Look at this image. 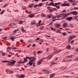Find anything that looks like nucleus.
I'll use <instances>...</instances> for the list:
<instances>
[{"mask_svg":"<svg viewBox=\"0 0 78 78\" xmlns=\"http://www.w3.org/2000/svg\"><path fill=\"white\" fill-rule=\"evenodd\" d=\"M61 51H62L61 50H58L57 49H56L55 50V51L54 52V54H51L48 56L47 58V59L48 60H50V59L53 57V55H55V54L59 53L61 52Z\"/></svg>","mask_w":78,"mask_h":78,"instance_id":"obj_1","label":"nucleus"},{"mask_svg":"<svg viewBox=\"0 0 78 78\" xmlns=\"http://www.w3.org/2000/svg\"><path fill=\"white\" fill-rule=\"evenodd\" d=\"M61 5V2H58L55 3H55H53V2H51L50 3H47L46 5L48 6H57L58 5Z\"/></svg>","mask_w":78,"mask_h":78,"instance_id":"obj_2","label":"nucleus"},{"mask_svg":"<svg viewBox=\"0 0 78 78\" xmlns=\"http://www.w3.org/2000/svg\"><path fill=\"white\" fill-rule=\"evenodd\" d=\"M26 58H27V59H29V60H32L31 59H33V60H36V58L32 56L30 57H26Z\"/></svg>","mask_w":78,"mask_h":78,"instance_id":"obj_3","label":"nucleus"},{"mask_svg":"<svg viewBox=\"0 0 78 78\" xmlns=\"http://www.w3.org/2000/svg\"><path fill=\"white\" fill-rule=\"evenodd\" d=\"M63 16L64 17H66V15L65 14H62L58 16H56V17H62Z\"/></svg>","mask_w":78,"mask_h":78,"instance_id":"obj_4","label":"nucleus"},{"mask_svg":"<svg viewBox=\"0 0 78 78\" xmlns=\"http://www.w3.org/2000/svg\"><path fill=\"white\" fill-rule=\"evenodd\" d=\"M33 62H34V61L33 60H31L30 61L29 63L27 64V65L29 64V66H31L33 64Z\"/></svg>","mask_w":78,"mask_h":78,"instance_id":"obj_5","label":"nucleus"},{"mask_svg":"<svg viewBox=\"0 0 78 78\" xmlns=\"http://www.w3.org/2000/svg\"><path fill=\"white\" fill-rule=\"evenodd\" d=\"M43 71L45 72V74H48V73H51V72H50V70L49 69L44 70Z\"/></svg>","mask_w":78,"mask_h":78,"instance_id":"obj_6","label":"nucleus"},{"mask_svg":"<svg viewBox=\"0 0 78 78\" xmlns=\"http://www.w3.org/2000/svg\"><path fill=\"white\" fill-rule=\"evenodd\" d=\"M74 37H75V36H71L69 37V38L68 39L69 41H71Z\"/></svg>","mask_w":78,"mask_h":78,"instance_id":"obj_7","label":"nucleus"},{"mask_svg":"<svg viewBox=\"0 0 78 78\" xmlns=\"http://www.w3.org/2000/svg\"><path fill=\"white\" fill-rule=\"evenodd\" d=\"M62 6H70V4L67 3V4H63L62 5Z\"/></svg>","mask_w":78,"mask_h":78,"instance_id":"obj_8","label":"nucleus"},{"mask_svg":"<svg viewBox=\"0 0 78 78\" xmlns=\"http://www.w3.org/2000/svg\"><path fill=\"white\" fill-rule=\"evenodd\" d=\"M66 15V17H67L69 15H70V14H73V11L69 12L68 13L65 14Z\"/></svg>","mask_w":78,"mask_h":78,"instance_id":"obj_9","label":"nucleus"},{"mask_svg":"<svg viewBox=\"0 0 78 78\" xmlns=\"http://www.w3.org/2000/svg\"><path fill=\"white\" fill-rule=\"evenodd\" d=\"M63 27H64V28H66L67 27V24L66 23H63Z\"/></svg>","mask_w":78,"mask_h":78,"instance_id":"obj_10","label":"nucleus"},{"mask_svg":"<svg viewBox=\"0 0 78 78\" xmlns=\"http://www.w3.org/2000/svg\"><path fill=\"white\" fill-rule=\"evenodd\" d=\"M34 16V14H30L29 15V17H30L32 18V17H33Z\"/></svg>","mask_w":78,"mask_h":78,"instance_id":"obj_11","label":"nucleus"},{"mask_svg":"<svg viewBox=\"0 0 78 78\" xmlns=\"http://www.w3.org/2000/svg\"><path fill=\"white\" fill-rule=\"evenodd\" d=\"M61 26V24H57L55 25V27L56 28H59V27H60Z\"/></svg>","mask_w":78,"mask_h":78,"instance_id":"obj_12","label":"nucleus"},{"mask_svg":"<svg viewBox=\"0 0 78 78\" xmlns=\"http://www.w3.org/2000/svg\"><path fill=\"white\" fill-rule=\"evenodd\" d=\"M73 15H75L76 16L78 14V12H76V11H73Z\"/></svg>","mask_w":78,"mask_h":78,"instance_id":"obj_13","label":"nucleus"},{"mask_svg":"<svg viewBox=\"0 0 78 78\" xmlns=\"http://www.w3.org/2000/svg\"><path fill=\"white\" fill-rule=\"evenodd\" d=\"M36 22V20H33L31 21V24L33 25L34 24H35V23Z\"/></svg>","mask_w":78,"mask_h":78,"instance_id":"obj_14","label":"nucleus"},{"mask_svg":"<svg viewBox=\"0 0 78 78\" xmlns=\"http://www.w3.org/2000/svg\"><path fill=\"white\" fill-rule=\"evenodd\" d=\"M45 59L44 58H42V59H40V61L41 62H43V61H45Z\"/></svg>","mask_w":78,"mask_h":78,"instance_id":"obj_15","label":"nucleus"},{"mask_svg":"<svg viewBox=\"0 0 78 78\" xmlns=\"http://www.w3.org/2000/svg\"><path fill=\"white\" fill-rule=\"evenodd\" d=\"M66 69V68L61 67L60 69V70H64V69Z\"/></svg>","mask_w":78,"mask_h":78,"instance_id":"obj_16","label":"nucleus"},{"mask_svg":"<svg viewBox=\"0 0 78 78\" xmlns=\"http://www.w3.org/2000/svg\"><path fill=\"white\" fill-rule=\"evenodd\" d=\"M67 48L68 49H70L71 48V46L70 45H68L67 47Z\"/></svg>","mask_w":78,"mask_h":78,"instance_id":"obj_17","label":"nucleus"},{"mask_svg":"<svg viewBox=\"0 0 78 78\" xmlns=\"http://www.w3.org/2000/svg\"><path fill=\"white\" fill-rule=\"evenodd\" d=\"M34 5V4L32 3L31 4H30L29 5V6L30 8H31L33 7V6Z\"/></svg>","mask_w":78,"mask_h":78,"instance_id":"obj_18","label":"nucleus"},{"mask_svg":"<svg viewBox=\"0 0 78 78\" xmlns=\"http://www.w3.org/2000/svg\"><path fill=\"white\" fill-rule=\"evenodd\" d=\"M55 74H51V76H50V78H53V76H55Z\"/></svg>","mask_w":78,"mask_h":78,"instance_id":"obj_19","label":"nucleus"},{"mask_svg":"<svg viewBox=\"0 0 78 78\" xmlns=\"http://www.w3.org/2000/svg\"><path fill=\"white\" fill-rule=\"evenodd\" d=\"M67 19L68 20L70 21V20H71L72 19V17H68L67 18Z\"/></svg>","mask_w":78,"mask_h":78,"instance_id":"obj_20","label":"nucleus"},{"mask_svg":"<svg viewBox=\"0 0 78 78\" xmlns=\"http://www.w3.org/2000/svg\"><path fill=\"white\" fill-rule=\"evenodd\" d=\"M41 17H45V15L44 14V13H42L41 14Z\"/></svg>","mask_w":78,"mask_h":78,"instance_id":"obj_21","label":"nucleus"},{"mask_svg":"<svg viewBox=\"0 0 78 78\" xmlns=\"http://www.w3.org/2000/svg\"><path fill=\"white\" fill-rule=\"evenodd\" d=\"M75 19L76 20V21H78V16H76L75 17Z\"/></svg>","mask_w":78,"mask_h":78,"instance_id":"obj_22","label":"nucleus"},{"mask_svg":"<svg viewBox=\"0 0 78 78\" xmlns=\"http://www.w3.org/2000/svg\"><path fill=\"white\" fill-rule=\"evenodd\" d=\"M21 30L23 32H25V30H23V27H21Z\"/></svg>","mask_w":78,"mask_h":78,"instance_id":"obj_23","label":"nucleus"},{"mask_svg":"<svg viewBox=\"0 0 78 78\" xmlns=\"http://www.w3.org/2000/svg\"><path fill=\"white\" fill-rule=\"evenodd\" d=\"M42 3H41L38 4V6H42Z\"/></svg>","mask_w":78,"mask_h":78,"instance_id":"obj_24","label":"nucleus"},{"mask_svg":"<svg viewBox=\"0 0 78 78\" xmlns=\"http://www.w3.org/2000/svg\"><path fill=\"white\" fill-rule=\"evenodd\" d=\"M15 76H16V77L17 78H20V76L19 74H17Z\"/></svg>","mask_w":78,"mask_h":78,"instance_id":"obj_25","label":"nucleus"},{"mask_svg":"<svg viewBox=\"0 0 78 78\" xmlns=\"http://www.w3.org/2000/svg\"><path fill=\"white\" fill-rule=\"evenodd\" d=\"M41 61H38V62L37 63V65H40L41 64Z\"/></svg>","mask_w":78,"mask_h":78,"instance_id":"obj_26","label":"nucleus"},{"mask_svg":"<svg viewBox=\"0 0 78 78\" xmlns=\"http://www.w3.org/2000/svg\"><path fill=\"white\" fill-rule=\"evenodd\" d=\"M62 34L63 36H66L67 35V34L66 32H63L62 33Z\"/></svg>","mask_w":78,"mask_h":78,"instance_id":"obj_27","label":"nucleus"},{"mask_svg":"<svg viewBox=\"0 0 78 78\" xmlns=\"http://www.w3.org/2000/svg\"><path fill=\"white\" fill-rule=\"evenodd\" d=\"M23 63H25V62H22L21 61L19 62V64H23Z\"/></svg>","mask_w":78,"mask_h":78,"instance_id":"obj_28","label":"nucleus"},{"mask_svg":"<svg viewBox=\"0 0 78 78\" xmlns=\"http://www.w3.org/2000/svg\"><path fill=\"white\" fill-rule=\"evenodd\" d=\"M22 78H24L25 77V75L23 74H21L20 76Z\"/></svg>","mask_w":78,"mask_h":78,"instance_id":"obj_29","label":"nucleus"},{"mask_svg":"<svg viewBox=\"0 0 78 78\" xmlns=\"http://www.w3.org/2000/svg\"><path fill=\"white\" fill-rule=\"evenodd\" d=\"M10 49H11V47H8L7 49V51H9V50H10Z\"/></svg>","mask_w":78,"mask_h":78,"instance_id":"obj_30","label":"nucleus"},{"mask_svg":"<svg viewBox=\"0 0 78 78\" xmlns=\"http://www.w3.org/2000/svg\"><path fill=\"white\" fill-rule=\"evenodd\" d=\"M2 62H9V61H2Z\"/></svg>","mask_w":78,"mask_h":78,"instance_id":"obj_31","label":"nucleus"},{"mask_svg":"<svg viewBox=\"0 0 78 78\" xmlns=\"http://www.w3.org/2000/svg\"><path fill=\"white\" fill-rule=\"evenodd\" d=\"M5 72H11V70H9V69H7L5 70Z\"/></svg>","mask_w":78,"mask_h":78,"instance_id":"obj_32","label":"nucleus"},{"mask_svg":"<svg viewBox=\"0 0 78 78\" xmlns=\"http://www.w3.org/2000/svg\"><path fill=\"white\" fill-rule=\"evenodd\" d=\"M17 31H19V29H17L16 30H15L14 31V33H16V32H17Z\"/></svg>","mask_w":78,"mask_h":78,"instance_id":"obj_33","label":"nucleus"},{"mask_svg":"<svg viewBox=\"0 0 78 78\" xmlns=\"http://www.w3.org/2000/svg\"><path fill=\"white\" fill-rule=\"evenodd\" d=\"M73 56V55H69L68 56H67V58H72Z\"/></svg>","mask_w":78,"mask_h":78,"instance_id":"obj_34","label":"nucleus"},{"mask_svg":"<svg viewBox=\"0 0 78 78\" xmlns=\"http://www.w3.org/2000/svg\"><path fill=\"white\" fill-rule=\"evenodd\" d=\"M11 39L12 41H14V38L13 37H11Z\"/></svg>","mask_w":78,"mask_h":78,"instance_id":"obj_35","label":"nucleus"},{"mask_svg":"<svg viewBox=\"0 0 78 78\" xmlns=\"http://www.w3.org/2000/svg\"><path fill=\"white\" fill-rule=\"evenodd\" d=\"M37 53L38 55H40V54H41V52L40 51H38L37 52Z\"/></svg>","mask_w":78,"mask_h":78,"instance_id":"obj_36","label":"nucleus"},{"mask_svg":"<svg viewBox=\"0 0 78 78\" xmlns=\"http://www.w3.org/2000/svg\"><path fill=\"white\" fill-rule=\"evenodd\" d=\"M5 10H3L2 12L1 13V14H3V12H5Z\"/></svg>","mask_w":78,"mask_h":78,"instance_id":"obj_37","label":"nucleus"},{"mask_svg":"<svg viewBox=\"0 0 78 78\" xmlns=\"http://www.w3.org/2000/svg\"><path fill=\"white\" fill-rule=\"evenodd\" d=\"M8 4H6L5 5H4L3 6V7L4 8H5V7H6V6H8Z\"/></svg>","mask_w":78,"mask_h":78,"instance_id":"obj_38","label":"nucleus"},{"mask_svg":"<svg viewBox=\"0 0 78 78\" xmlns=\"http://www.w3.org/2000/svg\"><path fill=\"white\" fill-rule=\"evenodd\" d=\"M19 24H22L23 23V22L22 21H20L19 22Z\"/></svg>","mask_w":78,"mask_h":78,"instance_id":"obj_39","label":"nucleus"},{"mask_svg":"<svg viewBox=\"0 0 78 78\" xmlns=\"http://www.w3.org/2000/svg\"><path fill=\"white\" fill-rule=\"evenodd\" d=\"M39 6V5H36L34 6V8H36V7H37V6Z\"/></svg>","mask_w":78,"mask_h":78,"instance_id":"obj_40","label":"nucleus"},{"mask_svg":"<svg viewBox=\"0 0 78 78\" xmlns=\"http://www.w3.org/2000/svg\"><path fill=\"white\" fill-rule=\"evenodd\" d=\"M46 37H51V36H50L49 35H46Z\"/></svg>","mask_w":78,"mask_h":78,"instance_id":"obj_41","label":"nucleus"},{"mask_svg":"<svg viewBox=\"0 0 78 78\" xmlns=\"http://www.w3.org/2000/svg\"><path fill=\"white\" fill-rule=\"evenodd\" d=\"M71 61H72V60L71 59L69 60L68 61H67V62H71Z\"/></svg>","mask_w":78,"mask_h":78,"instance_id":"obj_42","label":"nucleus"},{"mask_svg":"<svg viewBox=\"0 0 78 78\" xmlns=\"http://www.w3.org/2000/svg\"><path fill=\"white\" fill-rule=\"evenodd\" d=\"M56 8H57V9H59V8H60V6H56Z\"/></svg>","mask_w":78,"mask_h":78,"instance_id":"obj_43","label":"nucleus"},{"mask_svg":"<svg viewBox=\"0 0 78 78\" xmlns=\"http://www.w3.org/2000/svg\"><path fill=\"white\" fill-rule=\"evenodd\" d=\"M47 17L48 18V19H50V18L51 17V16L49 15L48 16H47Z\"/></svg>","mask_w":78,"mask_h":78,"instance_id":"obj_44","label":"nucleus"},{"mask_svg":"<svg viewBox=\"0 0 78 78\" xmlns=\"http://www.w3.org/2000/svg\"><path fill=\"white\" fill-rule=\"evenodd\" d=\"M72 5H73V6H75L76 5V4L73 3V4H72Z\"/></svg>","mask_w":78,"mask_h":78,"instance_id":"obj_45","label":"nucleus"},{"mask_svg":"<svg viewBox=\"0 0 78 78\" xmlns=\"http://www.w3.org/2000/svg\"><path fill=\"white\" fill-rule=\"evenodd\" d=\"M70 26L72 28H73V25L72 24H70Z\"/></svg>","mask_w":78,"mask_h":78,"instance_id":"obj_46","label":"nucleus"},{"mask_svg":"<svg viewBox=\"0 0 78 78\" xmlns=\"http://www.w3.org/2000/svg\"><path fill=\"white\" fill-rule=\"evenodd\" d=\"M24 61H27V59L26 58H24Z\"/></svg>","mask_w":78,"mask_h":78,"instance_id":"obj_47","label":"nucleus"},{"mask_svg":"<svg viewBox=\"0 0 78 78\" xmlns=\"http://www.w3.org/2000/svg\"><path fill=\"white\" fill-rule=\"evenodd\" d=\"M74 9H78V7H74Z\"/></svg>","mask_w":78,"mask_h":78,"instance_id":"obj_48","label":"nucleus"},{"mask_svg":"<svg viewBox=\"0 0 78 78\" xmlns=\"http://www.w3.org/2000/svg\"><path fill=\"white\" fill-rule=\"evenodd\" d=\"M51 30H52L53 31H54V30H55V28H52L51 29Z\"/></svg>","mask_w":78,"mask_h":78,"instance_id":"obj_49","label":"nucleus"},{"mask_svg":"<svg viewBox=\"0 0 78 78\" xmlns=\"http://www.w3.org/2000/svg\"><path fill=\"white\" fill-rule=\"evenodd\" d=\"M40 39V38L39 37H38L36 39V41H38L39 39Z\"/></svg>","mask_w":78,"mask_h":78,"instance_id":"obj_50","label":"nucleus"},{"mask_svg":"<svg viewBox=\"0 0 78 78\" xmlns=\"http://www.w3.org/2000/svg\"><path fill=\"white\" fill-rule=\"evenodd\" d=\"M50 8H51L50 6L47 7V9H50Z\"/></svg>","mask_w":78,"mask_h":78,"instance_id":"obj_51","label":"nucleus"},{"mask_svg":"<svg viewBox=\"0 0 78 78\" xmlns=\"http://www.w3.org/2000/svg\"><path fill=\"white\" fill-rule=\"evenodd\" d=\"M40 25V24L38 23L37 24V27H39Z\"/></svg>","mask_w":78,"mask_h":78,"instance_id":"obj_52","label":"nucleus"},{"mask_svg":"<svg viewBox=\"0 0 78 78\" xmlns=\"http://www.w3.org/2000/svg\"><path fill=\"white\" fill-rule=\"evenodd\" d=\"M9 63V64H7V65H10V66H12V64H11V63Z\"/></svg>","mask_w":78,"mask_h":78,"instance_id":"obj_53","label":"nucleus"},{"mask_svg":"<svg viewBox=\"0 0 78 78\" xmlns=\"http://www.w3.org/2000/svg\"><path fill=\"white\" fill-rule=\"evenodd\" d=\"M49 12H52V11H51V9H49Z\"/></svg>","mask_w":78,"mask_h":78,"instance_id":"obj_54","label":"nucleus"},{"mask_svg":"<svg viewBox=\"0 0 78 78\" xmlns=\"http://www.w3.org/2000/svg\"><path fill=\"white\" fill-rule=\"evenodd\" d=\"M49 12H52V11H51V9H49Z\"/></svg>","mask_w":78,"mask_h":78,"instance_id":"obj_55","label":"nucleus"},{"mask_svg":"<svg viewBox=\"0 0 78 78\" xmlns=\"http://www.w3.org/2000/svg\"><path fill=\"white\" fill-rule=\"evenodd\" d=\"M8 57H11V55H8Z\"/></svg>","mask_w":78,"mask_h":78,"instance_id":"obj_56","label":"nucleus"},{"mask_svg":"<svg viewBox=\"0 0 78 78\" xmlns=\"http://www.w3.org/2000/svg\"><path fill=\"white\" fill-rule=\"evenodd\" d=\"M20 42H23V40H20Z\"/></svg>","mask_w":78,"mask_h":78,"instance_id":"obj_57","label":"nucleus"},{"mask_svg":"<svg viewBox=\"0 0 78 78\" xmlns=\"http://www.w3.org/2000/svg\"><path fill=\"white\" fill-rule=\"evenodd\" d=\"M58 59V57L57 58H55V61H57Z\"/></svg>","mask_w":78,"mask_h":78,"instance_id":"obj_58","label":"nucleus"},{"mask_svg":"<svg viewBox=\"0 0 78 78\" xmlns=\"http://www.w3.org/2000/svg\"><path fill=\"white\" fill-rule=\"evenodd\" d=\"M48 50H49L48 48H47L46 49V50H47L46 51H47V52H48Z\"/></svg>","mask_w":78,"mask_h":78,"instance_id":"obj_59","label":"nucleus"},{"mask_svg":"<svg viewBox=\"0 0 78 78\" xmlns=\"http://www.w3.org/2000/svg\"><path fill=\"white\" fill-rule=\"evenodd\" d=\"M49 15V16H50L51 17V16H53V14H50Z\"/></svg>","mask_w":78,"mask_h":78,"instance_id":"obj_60","label":"nucleus"},{"mask_svg":"<svg viewBox=\"0 0 78 78\" xmlns=\"http://www.w3.org/2000/svg\"><path fill=\"white\" fill-rule=\"evenodd\" d=\"M30 46H31V44H30L29 45H28L27 47H30Z\"/></svg>","mask_w":78,"mask_h":78,"instance_id":"obj_61","label":"nucleus"},{"mask_svg":"<svg viewBox=\"0 0 78 78\" xmlns=\"http://www.w3.org/2000/svg\"><path fill=\"white\" fill-rule=\"evenodd\" d=\"M70 71H68L66 72V73H70Z\"/></svg>","mask_w":78,"mask_h":78,"instance_id":"obj_62","label":"nucleus"},{"mask_svg":"<svg viewBox=\"0 0 78 78\" xmlns=\"http://www.w3.org/2000/svg\"><path fill=\"white\" fill-rule=\"evenodd\" d=\"M33 47H34L35 46H36V44H33Z\"/></svg>","mask_w":78,"mask_h":78,"instance_id":"obj_63","label":"nucleus"},{"mask_svg":"<svg viewBox=\"0 0 78 78\" xmlns=\"http://www.w3.org/2000/svg\"><path fill=\"white\" fill-rule=\"evenodd\" d=\"M76 51H78V48H77V49H76Z\"/></svg>","mask_w":78,"mask_h":78,"instance_id":"obj_64","label":"nucleus"}]
</instances>
